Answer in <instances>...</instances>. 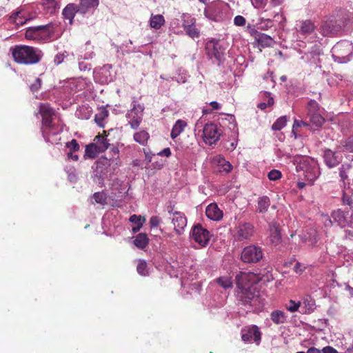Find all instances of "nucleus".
I'll return each instance as SVG.
<instances>
[{
	"instance_id": "f257e3e1",
	"label": "nucleus",
	"mask_w": 353,
	"mask_h": 353,
	"mask_svg": "<svg viewBox=\"0 0 353 353\" xmlns=\"http://www.w3.org/2000/svg\"><path fill=\"white\" fill-rule=\"evenodd\" d=\"M14 61L21 65H34L41 60L43 54L37 48L17 45L10 49Z\"/></svg>"
},
{
	"instance_id": "f03ea898",
	"label": "nucleus",
	"mask_w": 353,
	"mask_h": 353,
	"mask_svg": "<svg viewBox=\"0 0 353 353\" xmlns=\"http://www.w3.org/2000/svg\"><path fill=\"white\" fill-rule=\"evenodd\" d=\"M39 114L42 117L41 126L42 136L46 141L49 142L50 136L59 134L62 132V129H59L58 125L54 122V111L49 104H41Z\"/></svg>"
},
{
	"instance_id": "7ed1b4c3",
	"label": "nucleus",
	"mask_w": 353,
	"mask_h": 353,
	"mask_svg": "<svg viewBox=\"0 0 353 353\" xmlns=\"http://www.w3.org/2000/svg\"><path fill=\"white\" fill-rule=\"evenodd\" d=\"M299 159L296 170L303 171L304 179L312 185L320 174L319 164L315 159L309 157H302Z\"/></svg>"
},
{
	"instance_id": "20e7f679",
	"label": "nucleus",
	"mask_w": 353,
	"mask_h": 353,
	"mask_svg": "<svg viewBox=\"0 0 353 353\" xmlns=\"http://www.w3.org/2000/svg\"><path fill=\"white\" fill-rule=\"evenodd\" d=\"M263 256V250L261 247L250 245L243 249L241 259L246 263H256L262 259Z\"/></svg>"
},
{
	"instance_id": "39448f33",
	"label": "nucleus",
	"mask_w": 353,
	"mask_h": 353,
	"mask_svg": "<svg viewBox=\"0 0 353 353\" xmlns=\"http://www.w3.org/2000/svg\"><path fill=\"white\" fill-rule=\"evenodd\" d=\"M54 32L51 23L45 26H38L28 28L25 33L27 39L37 40L42 37H49Z\"/></svg>"
},
{
	"instance_id": "423d86ee",
	"label": "nucleus",
	"mask_w": 353,
	"mask_h": 353,
	"mask_svg": "<svg viewBox=\"0 0 353 353\" xmlns=\"http://www.w3.org/2000/svg\"><path fill=\"white\" fill-rule=\"evenodd\" d=\"M207 54L210 59H214L219 65L225 60V48H223L219 41H209L205 46Z\"/></svg>"
},
{
	"instance_id": "0eeeda50",
	"label": "nucleus",
	"mask_w": 353,
	"mask_h": 353,
	"mask_svg": "<svg viewBox=\"0 0 353 353\" xmlns=\"http://www.w3.org/2000/svg\"><path fill=\"white\" fill-rule=\"evenodd\" d=\"M190 237L201 247L204 248L209 243L210 234V232L201 224H197L192 228Z\"/></svg>"
},
{
	"instance_id": "6e6552de",
	"label": "nucleus",
	"mask_w": 353,
	"mask_h": 353,
	"mask_svg": "<svg viewBox=\"0 0 353 353\" xmlns=\"http://www.w3.org/2000/svg\"><path fill=\"white\" fill-rule=\"evenodd\" d=\"M221 135V130L216 124L210 123L205 125L203 130V139L206 144L209 145L215 144L219 140Z\"/></svg>"
},
{
	"instance_id": "1a4fd4ad",
	"label": "nucleus",
	"mask_w": 353,
	"mask_h": 353,
	"mask_svg": "<svg viewBox=\"0 0 353 353\" xmlns=\"http://www.w3.org/2000/svg\"><path fill=\"white\" fill-rule=\"evenodd\" d=\"M255 229L252 223L245 222L239 223L234 230V236L239 241L250 240L254 234Z\"/></svg>"
},
{
	"instance_id": "9d476101",
	"label": "nucleus",
	"mask_w": 353,
	"mask_h": 353,
	"mask_svg": "<svg viewBox=\"0 0 353 353\" xmlns=\"http://www.w3.org/2000/svg\"><path fill=\"white\" fill-rule=\"evenodd\" d=\"M236 287H253L257 284L260 278L254 272H241L235 277Z\"/></svg>"
},
{
	"instance_id": "9b49d317",
	"label": "nucleus",
	"mask_w": 353,
	"mask_h": 353,
	"mask_svg": "<svg viewBox=\"0 0 353 353\" xmlns=\"http://www.w3.org/2000/svg\"><path fill=\"white\" fill-rule=\"evenodd\" d=\"M241 339L244 342H254L259 345L261 340V332L256 325L244 327L241 330Z\"/></svg>"
},
{
	"instance_id": "f8f14e48",
	"label": "nucleus",
	"mask_w": 353,
	"mask_h": 353,
	"mask_svg": "<svg viewBox=\"0 0 353 353\" xmlns=\"http://www.w3.org/2000/svg\"><path fill=\"white\" fill-rule=\"evenodd\" d=\"M323 159L325 165L330 168H334L342 161L343 157L340 152H334L330 149H326L324 151Z\"/></svg>"
},
{
	"instance_id": "ddd939ff",
	"label": "nucleus",
	"mask_w": 353,
	"mask_h": 353,
	"mask_svg": "<svg viewBox=\"0 0 353 353\" xmlns=\"http://www.w3.org/2000/svg\"><path fill=\"white\" fill-rule=\"evenodd\" d=\"M110 157H101L97 162V169L99 168L110 167L113 164L117 165V160L119 157V150L117 147H112L109 152Z\"/></svg>"
},
{
	"instance_id": "4468645a",
	"label": "nucleus",
	"mask_w": 353,
	"mask_h": 353,
	"mask_svg": "<svg viewBox=\"0 0 353 353\" xmlns=\"http://www.w3.org/2000/svg\"><path fill=\"white\" fill-rule=\"evenodd\" d=\"M172 223L174 225V230L176 234L177 235H181L187 224V219L185 215L181 212L175 211L174 213H173Z\"/></svg>"
},
{
	"instance_id": "2eb2a0df",
	"label": "nucleus",
	"mask_w": 353,
	"mask_h": 353,
	"mask_svg": "<svg viewBox=\"0 0 353 353\" xmlns=\"http://www.w3.org/2000/svg\"><path fill=\"white\" fill-rule=\"evenodd\" d=\"M212 163L217 167L219 172L229 173L232 170L231 163L221 155H216L212 159Z\"/></svg>"
},
{
	"instance_id": "dca6fc26",
	"label": "nucleus",
	"mask_w": 353,
	"mask_h": 353,
	"mask_svg": "<svg viewBox=\"0 0 353 353\" xmlns=\"http://www.w3.org/2000/svg\"><path fill=\"white\" fill-rule=\"evenodd\" d=\"M195 23V19L191 18L190 21L185 20L182 25L186 34L192 39L198 38L200 36V31L196 27Z\"/></svg>"
},
{
	"instance_id": "f3484780",
	"label": "nucleus",
	"mask_w": 353,
	"mask_h": 353,
	"mask_svg": "<svg viewBox=\"0 0 353 353\" xmlns=\"http://www.w3.org/2000/svg\"><path fill=\"white\" fill-rule=\"evenodd\" d=\"M77 4L68 3L62 11V15L65 19L69 21L70 25H72L77 13H80Z\"/></svg>"
},
{
	"instance_id": "a211bd4d",
	"label": "nucleus",
	"mask_w": 353,
	"mask_h": 353,
	"mask_svg": "<svg viewBox=\"0 0 353 353\" xmlns=\"http://www.w3.org/2000/svg\"><path fill=\"white\" fill-rule=\"evenodd\" d=\"M348 215V212H345L341 209H338L332 212L331 218L333 222L337 223L338 225L341 228H345L347 223Z\"/></svg>"
},
{
	"instance_id": "6ab92c4d",
	"label": "nucleus",
	"mask_w": 353,
	"mask_h": 353,
	"mask_svg": "<svg viewBox=\"0 0 353 353\" xmlns=\"http://www.w3.org/2000/svg\"><path fill=\"white\" fill-rule=\"evenodd\" d=\"M256 288H237L236 295L245 304L249 303L256 296Z\"/></svg>"
},
{
	"instance_id": "aec40b11",
	"label": "nucleus",
	"mask_w": 353,
	"mask_h": 353,
	"mask_svg": "<svg viewBox=\"0 0 353 353\" xmlns=\"http://www.w3.org/2000/svg\"><path fill=\"white\" fill-rule=\"evenodd\" d=\"M134 109L135 107L132 108L127 113L126 117L129 119L128 124L132 129L136 130L139 128L142 121L143 115L134 112Z\"/></svg>"
},
{
	"instance_id": "412c9836",
	"label": "nucleus",
	"mask_w": 353,
	"mask_h": 353,
	"mask_svg": "<svg viewBox=\"0 0 353 353\" xmlns=\"http://www.w3.org/2000/svg\"><path fill=\"white\" fill-rule=\"evenodd\" d=\"M205 214L213 221H219L223 217V212L216 203H211L206 208Z\"/></svg>"
},
{
	"instance_id": "4be33fe9",
	"label": "nucleus",
	"mask_w": 353,
	"mask_h": 353,
	"mask_svg": "<svg viewBox=\"0 0 353 353\" xmlns=\"http://www.w3.org/2000/svg\"><path fill=\"white\" fill-rule=\"evenodd\" d=\"M99 4V0H79V3L77 5L80 14H85L90 9H95Z\"/></svg>"
},
{
	"instance_id": "5701e85b",
	"label": "nucleus",
	"mask_w": 353,
	"mask_h": 353,
	"mask_svg": "<svg viewBox=\"0 0 353 353\" xmlns=\"http://www.w3.org/2000/svg\"><path fill=\"white\" fill-rule=\"evenodd\" d=\"M187 126L186 121L179 119L176 121L175 124L174 125L170 137L172 139H176L178 136H179L184 130L185 128Z\"/></svg>"
},
{
	"instance_id": "b1692460",
	"label": "nucleus",
	"mask_w": 353,
	"mask_h": 353,
	"mask_svg": "<svg viewBox=\"0 0 353 353\" xmlns=\"http://www.w3.org/2000/svg\"><path fill=\"white\" fill-rule=\"evenodd\" d=\"M315 30L314 23L310 20L303 21L301 23L298 32L303 35L312 34Z\"/></svg>"
},
{
	"instance_id": "393cba45",
	"label": "nucleus",
	"mask_w": 353,
	"mask_h": 353,
	"mask_svg": "<svg viewBox=\"0 0 353 353\" xmlns=\"http://www.w3.org/2000/svg\"><path fill=\"white\" fill-rule=\"evenodd\" d=\"M133 139L134 141L140 145H146L148 141L150 139V134L146 130H141L134 134Z\"/></svg>"
},
{
	"instance_id": "a878e982",
	"label": "nucleus",
	"mask_w": 353,
	"mask_h": 353,
	"mask_svg": "<svg viewBox=\"0 0 353 353\" xmlns=\"http://www.w3.org/2000/svg\"><path fill=\"white\" fill-rule=\"evenodd\" d=\"M165 23V19L161 14H151L150 26L151 28L159 30Z\"/></svg>"
},
{
	"instance_id": "bb28decb",
	"label": "nucleus",
	"mask_w": 353,
	"mask_h": 353,
	"mask_svg": "<svg viewBox=\"0 0 353 353\" xmlns=\"http://www.w3.org/2000/svg\"><path fill=\"white\" fill-rule=\"evenodd\" d=\"M149 243V239L146 234L139 233L135 237L134 244L136 247L140 249H144Z\"/></svg>"
},
{
	"instance_id": "cd10ccee",
	"label": "nucleus",
	"mask_w": 353,
	"mask_h": 353,
	"mask_svg": "<svg viewBox=\"0 0 353 353\" xmlns=\"http://www.w3.org/2000/svg\"><path fill=\"white\" fill-rule=\"evenodd\" d=\"M257 42L262 48L270 47L274 43L273 39L268 34L260 33L258 34Z\"/></svg>"
},
{
	"instance_id": "c85d7f7f",
	"label": "nucleus",
	"mask_w": 353,
	"mask_h": 353,
	"mask_svg": "<svg viewBox=\"0 0 353 353\" xmlns=\"http://www.w3.org/2000/svg\"><path fill=\"white\" fill-rule=\"evenodd\" d=\"M108 114L109 112L105 108H100L99 112L94 117V121L100 127H103V121L108 117Z\"/></svg>"
},
{
	"instance_id": "c756f323",
	"label": "nucleus",
	"mask_w": 353,
	"mask_h": 353,
	"mask_svg": "<svg viewBox=\"0 0 353 353\" xmlns=\"http://www.w3.org/2000/svg\"><path fill=\"white\" fill-rule=\"evenodd\" d=\"M271 320L276 324H281L285 322L286 316L281 310H274L271 314Z\"/></svg>"
},
{
	"instance_id": "7c9ffc66",
	"label": "nucleus",
	"mask_w": 353,
	"mask_h": 353,
	"mask_svg": "<svg viewBox=\"0 0 353 353\" xmlns=\"http://www.w3.org/2000/svg\"><path fill=\"white\" fill-rule=\"evenodd\" d=\"M270 204V199L268 196H264L260 197L258 201L257 210L260 213H264L266 211H268Z\"/></svg>"
},
{
	"instance_id": "2f4dec72",
	"label": "nucleus",
	"mask_w": 353,
	"mask_h": 353,
	"mask_svg": "<svg viewBox=\"0 0 353 353\" xmlns=\"http://www.w3.org/2000/svg\"><path fill=\"white\" fill-rule=\"evenodd\" d=\"M97 141V146L98 147L99 152H105L109 147L110 143H108L107 139L101 135H98L95 137L94 141Z\"/></svg>"
},
{
	"instance_id": "473e14b6",
	"label": "nucleus",
	"mask_w": 353,
	"mask_h": 353,
	"mask_svg": "<svg viewBox=\"0 0 353 353\" xmlns=\"http://www.w3.org/2000/svg\"><path fill=\"white\" fill-rule=\"evenodd\" d=\"M307 117L310 119V122L317 128L322 126L325 122V119L322 117L320 112L308 115Z\"/></svg>"
},
{
	"instance_id": "72a5a7b5",
	"label": "nucleus",
	"mask_w": 353,
	"mask_h": 353,
	"mask_svg": "<svg viewBox=\"0 0 353 353\" xmlns=\"http://www.w3.org/2000/svg\"><path fill=\"white\" fill-rule=\"evenodd\" d=\"M306 108L307 110V116L320 112V105L314 99H310L308 101Z\"/></svg>"
},
{
	"instance_id": "f704fd0d",
	"label": "nucleus",
	"mask_w": 353,
	"mask_h": 353,
	"mask_svg": "<svg viewBox=\"0 0 353 353\" xmlns=\"http://www.w3.org/2000/svg\"><path fill=\"white\" fill-rule=\"evenodd\" d=\"M270 241L275 246L278 245L281 242V234L277 227H274V228L271 230Z\"/></svg>"
},
{
	"instance_id": "c9c22d12",
	"label": "nucleus",
	"mask_w": 353,
	"mask_h": 353,
	"mask_svg": "<svg viewBox=\"0 0 353 353\" xmlns=\"http://www.w3.org/2000/svg\"><path fill=\"white\" fill-rule=\"evenodd\" d=\"M100 152L98 147L97 146V144L95 143H90L88 145H86L85 148V154L90 157V158H94L97 153Z\"/></svg>"
},
{
	"instance_id": "e433bc0d",
	"label": "nucleus",
	"mask_w": 353,
	"mask_h": 353,
	"mask_svg": "<svg viewBox=\"0 0 353 353\" xmlns=\"http://www.w3.org/2000/svg\"><path fill=\"white\" fill-rule=\"evenodd\" d=\"M287 118L286 117H281L277 119L275 122L272 125V129L273 130H282L286 125Z\"/></svg>"
},
{
	"instance_id": "4c0bfd02",
	"label": "nucleus",
	"mask_w": 353,
	"mask_h": 353,
	"mask_svg": "<svg viewBox=\"0 0 353 353\" xmlns=\"http://www.w3.org/2000/svg\"><path fill=\"white\" fill-rule=\"evenodd\" d=\"M93 199L97 203H99L103 205L107 203V196L103 192H95L93 194Z\"/></svg>"
},
{
	"instance_id": "58836bf2",
	"label": "nucleus",
	"mask_w": 353,
	"mask_h": 353,
	"mask_svg": "<svg viewBox=\"0 0 353 353\" xmlns=\"http://www.w3.org/2000/svg\"><path fill=\"white\" fill-rule=\"evenodd\" d=\"M138 273L142 276H145L148 273V265L144 260H139L137 265Z\"/></svg>"
},
{
	"instance_id": "ea45409f",
	"label": "nucleus",
	"mask_w": 353,
	"mask_h": 353,
	"mask_svg": "<svg viewBox=\"0 0 353 353\" xmlns=\"http://www.w3.org/2000/svg\"><path fill=\"white\" fill-rule=\"evenodd\" d=\"M351 166L349 164L342 165V166L340 168L339 175L341 180L344 183H345L346 181H348V172Z\"/></svg>"
},
{
	"instance_id": "a19ab883",
	"label": "nucleus",
	"mask_w": 353,
	"mask_h": 353,
	"mask_svg": "<svg viewBox=\"0 0 353 353\" xmlns=\"http://www.w3.org/2000/svg\"><path fill=\"white\" fill-rule=\"evenodd\" d=\"M217 283L223 288L232 287V283L228 276H222L216 279Z\"/></svg>"
},
{
	"instance_id": "79ce46f5",
	"label": "nucleus",
	"mask_w": 353,
	"mask_h": 353,
	"mask_svg": "<svg viewBox=\"0 0 353 353\" xmlns=\"http://www.w3.org/2000/svg\"><path fill=\"white\" fill-rule=\"evenodd\" d=\"M301 305V302H295L294 301L290 300L288 304H286L285 307L288 310L291 312H296L299 307Z\"/></svg>"
},
{
	"instance_id": "37998d69",
	"label": "nucleus",
	"mask_w": 353,
	"mask_h": 353,
	"mask_svg": "<svg viewBox=\"0 0 353 353\" xmlns=\"http://www.w3.org/2000/svg\"><path fill=\"white\" fill-rule=\"evenodd\" d=\"M65 146L69 149V152H77L80 148V146L76 139H72L71 141L68 142Z\"/></svg>"
},
{
	"instance_id": "c03bdc74",
	"label": "nucleus",
	"mask_w": 353,
	"mask_h": 353,
	"mask_svg": "<svg viewBox=\"0 0 353 353\" xmlns=\"http://www.w3.org/2000/svg\"><path fill=\"white\" fill-rule=\"evenodd\" d=\"M343 147L345 150L350 152H353V137L347 139L343 143Z\"/></svg>"
},
{
	"instance_id": "a18cd8bd",
	"label": "nucleus",
	"mask_w": 353,
	"mask_h": 353,
	"mask_svg": "<svg viewBox=\"0 0 353 353\" xmlns=\"http://www.w3.org/2000/svg\"><path fill=\"white\" fill-rule=\"evenodd\" d=\"M268 179L271 181H276L281 177V172L277 170H272L268 174Z\"/></svg>"
},
{
	"instance_id": "49530a36",
	"label": "nucleus",
	"mask_w": 353,
	"mask_h": 353,
	"mask_svg": "<svg viewBox=\"0 0 353 353\" xmlns=\"http://www.w3.org/2000/svg\"><path fill=\"white\" fill-rule=\"evenodd\" d=\"M43 5L47 6L48 9L51 10V12L54 11L57 8L58 3L55 0H43Z\"/></svg>"
},
{
	"instance_id": "de8ad7c7",
	"label": "nucleus",
	"mask_w": 353,
	"mask_h": 353,
	"mask_svg": "<svg viewBox=\"0 0 353 353\" xmlns=\"http://www.w3.org/2000/svg\"><path fill=\"white\" fill-rule=\"evenodd\" d=\"M129 220L131 223L135 224L136 225H138L139 223H141L143 225L145 219L144 217H142L141 216L133 214L130 216Z\"/></svg>"
},
{
	"instance_id": "09e8293b",
	"label": "nucleus",
	"mask_w": 353,
	"mask_h": 353,
	"mask_svg": "<svg viewBox=\"0 0 353 353\" xmlns=\"http://www.w3.org/2000/svg\"><path fill=\"white\" fill-rule=\"evenodd\" d=\"M245 19L241 15L236 16L234 19V23L237 26H243L245 24Z\"/></svg>"
},
{
	"instance_id": "8fccbe9b",
	"label": "nucleus",
	"mask_w": 353,
	"mask_h": 353,
	"mask_svg": "<svg viewBox=\"0 0 353 353\" xmlns=\"http://www.w3.org/2000/svg\"><path fill=\"white\" fill-rule=\"evenodd\" d=\"M302 125L307 126L308 123H306V122H304L303 121H299V120L295 119L294 121L293 127H292V132L294 134H295L296 128H299V127H301Z\"/></svg>"
},
{
	"instance_id": "3c124183",
	"label": "nucleus",
	"mask_w": 353,
	"mask_h": 353,
	"mask_svg": "<svg viewBox=\"0 0 353 353\" xmlns=\"http://www.w3.org/2000/svg\"><path fill=\"white\" fill-rule=\"evenodd\" d=\"M252 3L256 8H263L266 5V0H252Z\"/></svg>"
},
{
	"instance_id": "603ef678",
	"label": "nucleus",
	"mask_w": 353,
	"mask_h": 353,
	"mask_svg": "<svg viewBox=\"0 0 353 353\" xmlns=\"http://www.w3.org/2000/svg\"><path fill=\"white\" fill-rule=\"evenodd\" d=\"M21 14V11L20 10H18V11H16L15 12H14L10 17V20L11 22L12 23H15L17 24H23V21H17V19L18 17H19V14Z\"/></svg>"
},
{
	"instance_id": "864d4df0",
	"label": "nucleus",
	"mask_w": 353,
	"mask_h": 353,
	"mask_svg": "<svg viewBox=\"0 0 353 353\" xmlns=\"http://www.w3.org/2000/svg\"><path fill=\"white\" fill-rule=\"evenodd\" d=\"M161 222V218L158 216H152L150 219V225L151 228L157 227Z\"/></svg>"
},
{
	"instance_id": "5fc2aeb1",
	"label": "nucleus",
	"mask_w": 353,
	"mask_h": 353,
	"mask_svg": "<svg viewBox=\"0 0 353 353\" xmlns=\"http://www.w3.org/2000/svg\"><path fill=\"white\" fill-rule=\"evenodd\" d=\"M305 269V266L299 262H297L294 267V270L297 274H301Z\"/></svg>"
},
{
	"instance_id": "6e6d98bb",
	"label": "nucleus",
	"mask_w": 353,
	"mask_h": 353,
	"mask_svg": "<svg viewBox=\"0 0 353 353\" xmlns=\"http://www.w3.org/2000/svg\"><path fill=\"white\" fill-rule=\"evenodd\" d=\"M321 353H339L338 351L332 346L324 347L322 350H320Z\"/></svg>"
},
{
	"instance_id": "4d7b16f0",
	"label": "nucleus",
	"mask_w": 353,
	"mask_h": 353,
	"mask_svg": "<svg viewBox=\"0 0 353 353\" xmlns=\"http://www.w3.org/2000/svg\"><path fill=\"white\" fill-rule=\"evenodd\" d=\"M132 103V108L135 107L134 112L139 113V114H142V112H143L144 110V107L141 104H137L135 101H134Z\"/></svg>"
},
{
	"instance_id": "13d9d810",
	"label": "nucleus",
	"mask_w": 353,
	"mask_h": 353,
	"mask_svg": "<svg viewBox=\"0 0 353 353\" xmlns=\"http://www.w3.org/2000/svg\"><path fill=\"white\" fill-rule=\"evenodd\" d=\"M342 200L344 205H351L352 204V199L345 194H343Z\"/></svg>"
},
{
	"instance_id": "bf43d9fd",
	"label": "nucleus",
	"mask_w": 353,
	"mask_h": 353,
	"mask_svg": "<svg viewBox=\"0 0 353 353\" xmlns=\"http://www.w3.org/2000/svg\"><path fill=\"white\" fill-rule=\"evenodd\" d=\"M158 155L169 157L171 155V150L169 148H164L162 151L158 153Z\"/></svg>"
},
{
	"instance_id": "052dcab7",
	"label": "nucleus",
	"mask_w": 353,
	"mask_h": 353,
	"mask_svg": "<svg viewBox=\"0 0 353 353\" xmlns=\"http://www.w3.org/2000/svg\"><path fill=\"white\" fill-rule=\"evenodd\" d=\"M303 304L305 305V307L309 306V307L307 310H312V306H314V301L312 300H308V299H305L303 301Z\"/></svg>"
},
{
	"instance_id": "680f3d73",
	"label": "nucleus",
	"mask_w": 353,
	"mask_h": 353,
	"mask_svg": "<svg viewBox=\"0 0 353 353\" xmlns=\"http://www.w3.org/2000/svg\"><path fill=\"white\" fill-rule=\"evenodd\" d=\"M210 105L212 107V110H218L221 108V105L216 101H212L210 103Z\"/></svg>"
},
{
	"instance_id": "e2e57ef3",
	"label": "nucleus",
	"mask_w": 353,
	"mask_h": 353,
	"mask_svg": "<svg viewBox=\"0 0 353 353\" xmlns=\"http://www.w3.org/2000/svg\"><path fill=\"white\" fill-rule=\"evenodd\" d=\"M307 353H321V352L316 347H311L308 348Z\"/></svg>"
},
{
	"instance_id": "0e129e2a",
	"label": "nucleus",
	"mask_w": 353,
	"mask_h": 353,
	"mask_svg": "<svg viewBox=\"0 0 353 353\" xmlns=\"http://www.w3.org/2000/svg\"><path fill=\"white\" fill-rule=\"evenodd\" d=\"M67 156L69 159H72L73 161H78L79 157L77 154H74L72 152H68Z\"/></svg>"
},
{
	"instance_id": "69168bd1",
	"label": "nucleus",
	"mask_w": 353,
	"mask_h": 353,
	"mask_svg": "<svg viewBox=\"0 0 353 353\" xmlns=\"http://www.w3.org/2000/svg\"><path fill=\"white\" fill-rule=\"evenodd\" d=\"M143 225L141 223H139L138 225H135L132 228V231L133 233H137L140 230V229L142 228Z\"/></svg>"
},
{
	"instance_id": "338daca9",
	"label": "nucleus",
	"mask_w": 353,
	"mask_h": 353,
	"mask_svg": "<svg viewBox=\"0 0 353 353\" xmlns=\"http://www.w3.org/2000/svg\"><path fill=\"white\" fill-rule=\"evenodd\" d=\"M36 81H37V83L39 84V86L35 85H31L30 88H31L32 91H33V92H34V91H37V90H38L39 87H40V84H41V79H39V78H37V79H36Z\"/></svg>"
},
{
	"instance_id": "774afa93",
	"label": "nucleus",
	"mask_w": 353,
	"mask_h": 353,
	"mask_svg": "<svg viewBox=\"0 0 353 353\" xmlns=\"http://www.w3.org/2000/svg\"><path fill=\"white\" fill-rule=\"evenodd\" d=\"M333 224V220L332 218H327V220L325 221V225L326 227L332 226Z\"/></svg>"
}]
</instances>
